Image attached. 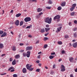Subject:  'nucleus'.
<instances>
[{"instance_id": "nucleus-7", "label": "nucleus", "mask_w": 77, "mask_h": 77, "mask_svg": "<svg viewBox=\"0 0 77 77\" xmlns=\"http://www.w3.org/2000/svg\"><path fill=\"white\" fill-rule=\"evenodd\" d=\"M31 53V51H28L27 52V54H26V56L27 57H29L30 56V53Z\"/></svg>"}, {"instance_id": "nucleus-41", "label": "nucleus", "mask_w": 77, "mask_h": 77, "mask_svg": "<svg viewBox=\"0 0 77 77\" xmlns=\"http://www.w3.org/2000/svg\"><path fill=\"white\" fill-rule=\"evenodd\" d=\"M47 46H48L47 45H44V48H47Z\"/></svg>"}, {"instance_id": "nucleus-45", "label": "nucleus", "mask_w": 77, "mask_h": 77, "mask_svg": "<svg viewBox=\"0 0 77 77\" xmlns=\"http://www.w3.org/2000/svg\"><path fill=\"white\" fill-rule=\"evenodd\" d=\"M56 54L55 52L52 53H51V55H54V54Z\"/></svg>"}, {"instance_id": "nucleus-46", "label": "nucleus", "mask_w": 77, "mask_h": 77, "mask_svg": "<svg viewBox=\"0 0 77 77\" xmlns=\"http://www.w3.org/2000/svg\"><path fill=\"white\" fill-rule=\"evenodd\" d=\"M11 72H14L15 71V69H12L10 71Z\"/></svg>"}, {"instance_id": "nucleus-52", "label": "nucleus", "mask_w": 77, "mask_h": 77, "mask_svg": "<svg viewBox=\"0 0 77 77\" xmlns=\"http://www.w3.org/2000/svg\"><path fill=\"white\" fill-rule=\"evenodd\" d=\"M74 23L75 24H77V20H75L74 21Z\"/></svg>"}, {"instance_id": "nucleus-62", "label": "nucleus", "mask_w": 77, "mask_h": 77, "mask_svg": "<svg viewBox=\"0 0 77 77\" xmlns=\"http://www.w3.org/2000/svg\"><path fill=\"white\" fill-rule=\"evenodd\" d=\"M14 12V10H12L10 11V13H12V12Z\"/></svg>"}, {"instance_id": "nucleus-53", "label": "nucleus", "mask_w": 77, "mask_h": 77, "mask_svg": "<svg viewBox=\"0 0 77 77\" xmlns=\"http://www.w3.org/2000/svg\"><path fill=\"white\" fill-rule=\"evenodd\" d=\"M39 40L37 41L36 42V44H39Z\"/></svg>"}, {"instance_id": "nucleus-18", "label": "nucleus", "mask_w": 77, "mask_h": 77, "mask_svg": "<svg viewBox=\"0 0 77 77\" xmlns=\"http://www.w3.org/2000/svg\"><path fill=\"white\" fill-rule=\"evenodd\" d=\"M48 4L51 5V4L53 3V2H52V1H51V0H49V1H48Z\"/></svg>"}, {"instance_id": "nucleus-63", "label": "nucleus", "mask_w": 77, "mask_h": 77, "mask_svg": "<svg viewBox=\"0 0 77 77\" xmlns=\"http://www.w3.org/2000/svg\"><path fill=\"white\" fill-rule=\"evenodd\" d=\"M54 68H55V65H54L53 66V69H54Z\"/></svg>"}, {"instance_id": "nucleus-24", "label": "nucleus", "mask_w": 77, "mask_h": 77, "mask_svg": "<svg viewBox=\"0 0 77 77\" xmlns=\"http://www.w3.org/2000/svg\"><path fill=\"white\" fill-rule=\"evenodd\" d=\"M74 59V58L72 57H71L69 59V60L71 62H72V60H73V59Z\"/></svg>"}, {"instance_id": "nucleus-39", "label": "nucleus", "mask_w": 77, "mask_h": 77, "mask_svg": "<svg viewBox=\"0 0 77 77\" xmlns=\"http://www.w3.org/2000/svg\"><path fill=\"white\" fill-rule=\"evenodd\" d=\"M65 38H69V36H68V35H65L64 36Z\"/></svg>"}, {"instance_id": "nucleus-49", "label": "nucleus", "mask_w": 77, "mask_h": 77, "mask_svg": "<svg viewBox=\"0 0 77 77\" xmlns=\"http://www.w3.org/2000/svg\"><path fill=\"white\" fill-rule=\"evenodd\" d=\"M42 14H43V13L42 12H41V13H40L39 14V15H42Z\"/></svg>"}, {"instance_id": "nucleus-43", "label": "nucleus", "mask_w": 77, "mask_h": 77, "mask_svg": "<svg viewBox=\"0 0 77 77\" xmlns=\"http://www.w3.org/2000/svg\"><path fill=\"white\" fill-rule=\"evenodd\" d=\"M23 55L24 57H25L26 56V53H23Z\"/></svg>"}, {"instance_id": "nucleus-19", "label": "nucleus", "mask_w": 77, "mask_h": 77, "mask_svg": "<svg viewBox=\"0 0 77 77\" xmlns=\"http://www.w3.org/2000/svg\"><path fill=\"white\" fill-rule=\"evenodd\" d=\"M62 29V26L60 27L59 28H57V30L58 32H60V30H61V29Z\"/></svg>"}, {"instance_id": "nucleus-27", "label": "nucleus", "mask_w": 77, "mask_h": 77, "mask_svg": "<svg viewBox=\"0 0 77 77\" xmlns=\"http://www.w3.org/2000/svg\"><path fill=\"white\" fill-rule=\"evenodd\" d=\"M58 11H60L62 9V7L60 6L58 7L57 8Z\"/></svg>"}, {"instance_id": "nucleus-21", "label": "nucleus", "mask_w": 77, "mask_h": 77, "mask_svg": "<svg viewBox=\"0 0 77 77\" xmlns=\"http://www.w3.org/2000/svg\"><path fill=\"white\" fill-rule=\"evenodd\" d=\"M21 14L20 13H19L16 15V17H20V16H21Z\"/></svg>"}, {"instance_id": "nucleus-29", "label": "nucleus", "mask_w": 77, "mask_h": 77, "mask_svg": "<svg viewBox=\"0 0 77 77\" xmlns=\"http://www.w3.org/2000/svg\"><path fill=\"white\" fill-rule=\"evenodd\" d=\"M75 14V12H72L70 13V15L71 16H74Z\"/></svg>"}, {"instance_id": "nucleus-22", "label": "nucleus", "mask_w": 77, "mask_h": 77, "mask_svg": "<svg viewBox=\"0 0 77 77\" xmlns=\"http://www.w3.org/2000/svg\"><path fill=\"white\" fill-rule=\"evenodd\" d=\"M73 36L75 38H76V37H77V33H76V32H75V33H74V34L73 35Z\"/></svg>"}, {"instance_id": "nucleus-51", "label": "nucleus", "mask_w": 77, "mask_h": 77, "mask_svg": "<svg viewBox=\"0 0 77 77\" xmlns=\"http://www.w3.org/2000/svg\"><path fill=\"white\" fill-rule=\"evenodd\" d=\"M62 54H64L65 53V51L64 50H63L62 51Z\"/></svg>"}, {"instance_id": "nucleus-64", "label": "nucleus", "mask_w": 77, "mask_h": 77, "mask_svg": "<svg viewBox=\"0 0 77 77\" xmlns=\"http://www.w3.org/2000/svg\"><path fill=\"white\" fill-rule=\"evenodd\" d=\"M75 72H77V68H76L75 69Z\"/></svg>"}, {"instance_id": "nucleus-15", "label": "nucleus", "mask_w": 77, "mask_h": 77, "mask_svg": "<svg viewBox=\"0 0 77 77\" xmlns=\"http://www.w3.org/2000/svg\"><path fill=\"white\" fill-rule=\"evenodd\" d=\"M42 11V9L40 8H38L37 9V12H41Z\"/></svg>"}, {"instance_id": "nucleus-44", "label": "nucleus", "mask_w": 77, "mask_h": 77, "mask_svg": "<svg viewBox=\"0 0 77 77\" xmlns=\"http://www.w3.org/2000/svg\"><path fill=\"white\" fill-rule=\"evenodd\" d=\"M30 27H31V26H28L26 27V29H29V28H30Z\"/></svg>"}, {"instance_id": "nucleus-16", "label": "nucleus", "mask_w": 77, "mask_h": 77, "mask_svg": "<svg viewBox=\"0 0 77 77\" xmlns=\"http://www.w3.org/2000/svg\"><path fill=\"white\" fill-rule=\"evenodd\" d=\"M45 29L46 32H48V31H49V30H50V28H45Z\"/></svg>"}, {"instance_id": "nucleus-14", "label": "nucleus", "mask_w": 77, "mask_h": 77, "mask_svg": "<svg viewBox=\"0 0 77 77\" xmlns=\"http://www.w3.org/2000/svg\"><path fill=\"white\" fill-rule=\"evenodd\" d=\"M16 64L17 63H16V60H14V61L12 62V65H16Z\"/></svg>"}, {"instance_id": "nucleus-57", "label": "nucleus", "mask_w": 77, "mask_h": 77, "mask_svg": "<svg viewBox=\"0 0 77 77\" xmlns=\"http://www.w3.org/2000/svg\"><path fill=\"white\" fill-rule=\"evenodd\" d=\"M24 51V50H21L20 51V52L22 53V52H23Z\"/></svg>"}, {"instance_id": "nucleus-20", "label": "nucleus", "mask_w": 77, "mask_h": 77, "mask_svg": "<svg viewBox=\"0 0 77 77\" xmlns=\"http://www.w3.org/2000/svg\"><path fill=\"white\" fill-rule=\"evenodd\" d=\"M40 32H41V33H44L45 32V29H44V28H43L42 29Z\"/></svg>"}, {"instance_id": "nucleus-60", "label": "nucleus", "mask_w": 77, "mask_h": 77, "mask_svg": "<svg viewBox=\"0 0 77 77\" xmlns=\"http://www.w3.org/2000/svg\"><path fill=\"white\" fill-rule=\"evenodd\" d=\"M69 26H72V25H71V23H69Z\"/></svg>"}, {"instance_id": "nucleus-42", "label": "nucleus", "mask_w": 77, "mask_h": 77, "mask_svg": "<svg viewBox=\"0 0 77 77\" xmlns=\"http://www.w3.org/2000/svg\"><path fill=\"white\" fill-rule=\"evenodd\" d=\"M54 72L52 71L50 72V74L51 75H53V74H54Z\"/></svg>"}, {"instance_id": "nucleus-32", "label": "nucleus", "mask_w": 77, "mask_h": 77, "mask_svg": "<svg viewBox=\"0 0 77 77\" xmlns=\"http://www.w3.org/2000/svg\"><path fill=\"white\" fill-rule=\"evenodd\" d=\"M74 8L73 7H72L70 9V10L71 11H73V10L74 9Z\"/></svg>"}, {"instance_id": "nucleus-6", "label": "nucleus", "mask_w": 77, "mask_h": 77, "mask_svg": "<svg viewBox=\"0 0 77 77\" xmlns=\"http://www.w3.org/2000/svg\"><path fill=\"white\" fill-rule=\"evenodd\" d=\"M32 46H28L26 48V50L27 51L28 50L29 51V50H32Z\"/></svg>"}, {"instance_id": "nucleus-47", "label": "nucleus", "mask_w": 77, "mask_h": 77, "mask_svg": "<svg viewBox=\"0 0 77 77\" xmlns=\"http://www.w3.org/2000/svg\"><path fill=\"white\" fill-rule=\"evenodd\" d=\"M13 60H12V58H10V62H11V61H12Z\"/></svg>"}, {"instance_id": "nucleus-4", "label": "nucleus", "mask_w": 77, "mask_h": 77, "mask_svg": "<svg viewBox=\"0 0 77 77\" xmlns=\"http://www.w3.org/2000/svg\"><path fill=\"white\" fill-rule=\"evenodd\" d=\"M61 67L60 68L61 69L60 70L61 71V72H63V71H65L66 70L65 66L63 65H61Z\"/></svg>"}, {"instance_id": "nucleus-2", "label": "nucleus", "mask_w": 77, "mask_h": 77, "mask_svg": "<svg viewBox=\"0 0 77 77\" xmlns=\"http://www.w3.org/2000/svg\"><path fill=\"white\" fill-rule=\"evenodd\" d=\"M32 66V65H30L29 66V64H27L26 65V68L27 69H29L30 71H32L34 69L33 67L31 68V66Z\"/></svg>"}, {"instance_id": "nucleus-26", "label": "nucleus", "mask_w": 77, "mask_h": 77, "mask_svg": "<svg viewBox=\"0 0 77 77\" xmlns=\"http://www.w3.org/2000/svg\"><path fill=\"white\" fill-rule=\"evenodd\" d=\"M76 6V4H73L72 5V7L75 8Z\"/></svg>"}, {"instance_id": "nucleus-31", "label": "nucleus", "mask_w": 77, "mask_h": 77, "mask_svg": "<svg viewBox=\"0 0 77 77\" xmlns=\"http://www.w3.org/2000/svg\"><path fill=\"white\" fill-rule=\"evenodd\" d=\"M3 47V44H0V48H2Z\"/></svg>"}, {"instance_id": "nucleus-3", "label": "nucleus", "mask_w": 77, "mask_h": 77, "mask_svg": "<svg viewBox=\"0 0 77 77\" xmlns=\"http://www.w3.org/2000/svg\"><path fill=\"white\" fill-rule=\"evenodd\" d=\"M24 21L26 22V23H27V22H29V21H31V18L28 17H26L24 19Z\"/></svg>"}, {"instance_id": "nucleus-8", "label": "nucleus", "mask_w": 77, "mask_h": 77, "mask_svg": "<svg viewBox=\"0 0 77 77\" xmlns=\"http://www.w3.org/2000/svg\"><path fill=\"white\" fill-rule=\"evenodd\" d=\"M22 72L23 73L25 74L27 73V71H26V69L25 68H24L22 69Z\"/></svg>"}, {"instance_id": "nucleus-30", "label": "nucleus", "mask_w": 77, "mask_h": 77, "mask_svg": "<svg viewBox=\"0 0 77 77\" xmlns=\"http://www.w3.org/2000/svg\"><path fill=\"white\" fill-rule=\"evenodd\" d=\"M14 69V68L13 67H11L10 68H9L8 69V71H10V70H11V69Z\"/></svg>"}, {"instance_id": "nucleus-9", "label": "nucleus", "mask_w": 77, "mask_h": 77, "mask_svg": "<svg viewBox=\"0 0 77 77\" xmlns=\"http://www.w3.org/2000/svg\"><path fill=\"white\" fill-rule=\"evenodd\" d=\"M66 5V2L64 1L61 4V5L62 7H63V6H65Z\"/></svg>"}, {"instance_id": "nucleus-54", "label": "nucleus", "mask_w": 77, "mask_h": 77, "mask_svg": "<svg viewBox=\"0 0 77 77\" xmlns=\"http://www.w3.org/2000/svg\"><path fill=\"white\" fill-rule=\"evenodd\" d=\"M40 56H41V55H39L37 57L38 59H39L40 58Z\"/></svg>"}, {"instance_id": "nucleus-35", "label": "nucleus", "mask_w": 77, "mask_h": 77, "mask_svg": "<svg viewBox=\"0 0 77 77\" xmlns=\"http://www.w3.org/2000/svg\"><path fill=\"white\" fill-rule=\"evenodd\" d=\"M47 40H48V38L47 37H45L44 38V41H46Z\"/></svg>"}, {"instance_id": "nucleus-59", "label": "nucleus", "mask_w": 77, "mask_h": 77, "mask_svg": "<svg viewBox=\"0 0 77 77\" xmlns=\"http://www.w3.org/2000/svg\"><path fill=\"white\" fill-rule=\"evenodd\" d=\"M36 63H39V60H38L37 61H36Z\"/></svg>"}, {"instance_id": "nucleus-58", "label": "nucleus", "mask_w": 77, "mask_h": 77, "mask_svg": "<svg viewBox=\"0 0 77 77\" xmlns=\"http://www.w3.org/2000/svg\"><path fill=\"white\" fill-rule=\"evenodd\" d=\"M28 36V37H29V38H32V35H29Z\"/></svg>"}, {"instance_id": "nucleus-28", "label": "nucleus", "mask_w": 77, "mask_h": 77, "mask_svg": "<svg viewBox=\"0 0 77 77\" xmlns=\"http://www.w3.org/2000/svg\"><path fill=\"white\" fill-rule=\"evenodd\" d=\"M16 50L17 49H16V48H15V46H13L12 49V50L13 51H16Z\"/></svg>"}, {"instance_id": "nucleus-61", "label": "nucleus", "mask_w": 77, "mask_h": 77, "mask_svg": "<svg viewBox=\"0 0 77 77\" xmlns=\"http://www.w3.org/2000/svg\"><path fill=\"white\" fill-rule=\"evenodd\" d=\"M46 27H49V25H46Z\"/></svg>"}, {"instance_id": "nucleus-23", "label": "nucleus", "mask_w": 77, "mask_h": 77, "mask_svg": "<svg viewBox=\"0 0 77 77\" xmlns=\"http://www.w3.org/2000/svg\"><path fill=\"white\" fill-rule=\"evenodd\" d=\"M57 44H59V45H62V42L60 41H59L58 42Z\"/></svg>"}, {"instance_id": "nucleus-10", "label": "nucleus", "mask_w": 77, "mask_h": 77, "mask_svg": "<svg viewBox=\"0 0 77 77\" xmlns=\"http://www.w3.org/2000/svg\"><path fill=\"white\" fill-rule=\"evenodd\" d=\"M20 21L18 20H17L15 23L16 26H18Z\"/></svg>"}, {"instance_id": "nucleus-38", "label": "nucleus", "mask_w": 77, "mask_h": 77, "mask_svg": "<svg viewBox=\"0 0 77 77\" xmlns=\"http://www.w3.org/2000/svg\"><path fill=\"white\" fill-rule=\"evenodd\" d=\"M46 8L48 9H51V7H46Z\"/></svg>"}, {"instance_id": "nucleus-36", "label": "nucleus", "mask_w": 77, "mask_h": 77, "mask_svg": "<svg viewBox=\"0 0 77 77\" xmlns=\"http://www.w3.org/2000/svg\"><path fill=\"white\" fill-rule=\"evenodd\" d=\"M39 71H40V69H37L35 71L36 72H39Z\"/></svg>"}, {"instance_id": "nucleus-12", "label": "nucleus", "mask_w": 77, "mask_h": 77, "mask_svg": "<svg viewBox=\"0 0 77 77\" xmlns=\"http://www.w3.org/2000/svg\"><path fill=\"white\" fill-rule=\"evenodd\" d=\"M7 35V33H6V32H4L3 34H2L1 36V38H3V37H4V36H6Z\"/></svg>"}, {"instance_id": "nucleus-1", "label": "nucleus", "mask_w": 77, "mask_h": 77, "mask_svg": "<svg viewBox=\"0 0 77 77\" xmlns=\"http://www.w3.org/2000/svg\"><path fill=\"white\" fill-rule=\"evenodd\" d=\"M51 18H49V17H46L45 20V23H47L48 24H51Z\"/></svg>"}, {"instance_id": "nucleus-48", "label": "nucleus", "mask_w": 77, "mask_h": 77, "mask_svg": "<svg viewBox=\"0 0 77 77\" xmlns=\"http://www.w3.org/2000/svg\"><path fill=\"white\" fill-rule=\"evenodd\" d=\"M26 25H24L22 27L23 28H26Z\"/></svg>"}, {"instance_id": "nucleus-33", "label": "nucleus", "mask_w": 77, "mask_h": 77, "mask_svg": "<svg viewBox=\"0 0 77 77\" xmlns=\"http://www.w3.org/2000/svg\"><path fill=\"white\" fill-rule=\"evenodd\" d=\"M23 22L22 21L20 22V26H22V25H23Z\"/></svg>"}, {"instance_id": "nucleus-17", "label": "nucleus", "mask_w": 77, "mask_h": 77, "mask_svg": "<svg viewBox=\"0 0 77 77\" xmlns=\"http://www.w3.org/2000/svg\"><path fill=\"white\" fill-rule=\"evenodd\" d=\"M36 0H29V2L31 3V2H35V3H36Z\"/></svg>"}, {"instance_id": "nucleus-56", "label": "nucleus", "mask_w": 77, "mask_h": 77, "mask_svg": "<svg viewBox=\"0 0 77 77\" xmlns=\"http://www.w3.org/2000/svg\"><path fill=\"white\" fill-rule=\"evenodd\" d=\"M48 34H49L48 33H46V34H45V36H47V35H48Z\"/></svg>"}, {"instance_id": "nucleus-5", "label": "nucleus", "mask_w": 77, "mask_h": 77, "mask_svg": "<svg viewBox=\"0 0 77 77\" xmlns=\"http://www.w3.org/2000/svg\"><path fill=\"white\" fill-rule=\"evenodd\" d=\"M60 17L59 15H57V16H55V17L54 18V20H55L60 19Z\"/></svg>"}, {"instance_id": "nucleus-25", "label": "nucleus", "mask_w": 77, "mask_h": 77, "mask_svg": "<svg viewBox=\"0 0 77 77\" xmlns=\"http://www.w3.org/2000/svg\"><path fill=\"white\" fill-rule=\"evenodd\" d=\"M54 56L53 55H51L49 57V58L50 59H52L54 58Z\"/></svg>"}, {"instance_id": "nucleus-55", "label": "nucleus", "mask_w": 77, "mask_h": 77, "mask_svg": "<svg viewBox=\"0 0 77 77\" xmlns=\"http://www.w3.org/2000/svg\"><path fill=\"white\" fill-rule=\"evenodd\" d=\"M70 77H74L73 76V75H72V74H71L70 75Z\"/></svg>"}, {"instance_id": "nucleus-13", "label": "nucleus", "mask_w": 77, "mask_h": 77, "mask_svg": "<svg viewBox=\"0 0 77 77\" xmlns=\"http://www.w3.org/2000/svg\"><path fill=\"white\" fill-rule=\"evenodd\" d=\"M14 57L15 59H19V58L20 57V55L17 54L15 55Z\"/></svg>"}, {"instance_id": "nucleus-37", "label": "nucleus", "mask_w": 77, "mask_h": 77, "mask_svg": "<svg viewBox=\"0 0 77 77\" xmlns=\"http://www.w3.org/2000/svg\"><path fill=\"white\" fill-rule=\"evenodd\" d=\"M13 76L14 77H18V75L16 74H14L13 75Z\"/></svg>"}, {"instance_id": "nucleus-11", "label": "nucleus", "mask_w": 77, "mask_h": 77, "mask_svg": "<svg viewBox=\"0 0 77 77\" xmlns=\"http://www.w3.org/2000/svg\"><path fill=\"white\" fill-rule=\"evenodd\" d=\"M72 46L73 47H74V48H76L77 47V42H76L73 43L72 45Z\"/></svg>"}, {"instance_id": "nucleus-40", "label": "nucleus", "mask_w": 77, "mask_h": 77, "mask_svg": "<svg viewBox=\"0 0 77 77\" xmlns=\"http://www.w3.org/2000/svg\"><path fill=\"white\" fill-rule=\"evenodd\" d=\"M3 32H4L3 31L0 30V35H2V34L3 33Z\"/></svg>"}, {"instance_id": "nucleus-34", "label": "nucleus", "mask_w": 77, "mask_h": 77, "mask_svg": "<svg viewBox=\"0 0 77 77\" xmlns=\"http://www.w3.org/2000/svg\"><path fill=\"white\" fill-rule=\"evenodd\" d=\"M77 30V27H75L74 28V29H73V31L74 32H75V31H76V30Z\"/></svg>"}, {"instance_id": "nucleus-50", "label": "nucleus", "mask_w": 77, "mask_h": 77, "mask_svg": "<svg viewBox=\"0 0 77 77\" xmlns=\"http://www.w3.org/2000/svg\"><path fill=\"white\" fill-rule=\"evenodd\" d=\"M19 45H20V46H22L24 45V44L23 43H20V44Z\"/></svg>"}]
</instances>
